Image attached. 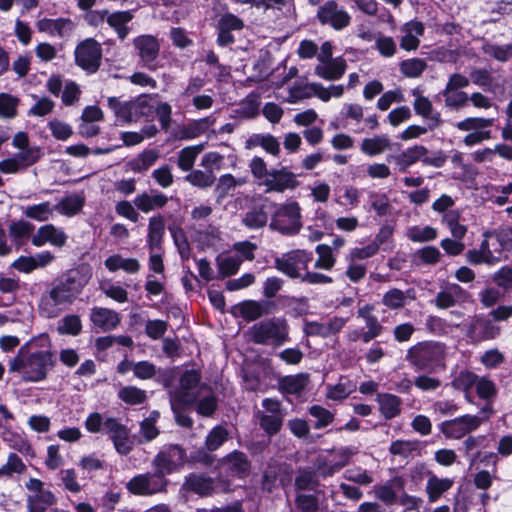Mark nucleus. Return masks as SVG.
<instances>
[{
    "label": "nucleus",
    "mask_w": 512,
    "mask_h": 512,
    "mask_svg": "<svg viewBox=\"0 0 512 512\" xmlns=\"http://www.w3.org/2000/svg\"><path fill=\"white\" fill-rule=\"evenodd\" d=\"M92 276L88 264H80L55 278L41 294L39 312L45 318H56L76 301Z\"/></svg>",
    "instance_id": "nucleus-1"
},
{
    "label": "nucleus",
    "mask_w": 512,
    "mask_h": 512,
    "mask_svg": "<svg viewBox=\"0 0 512 512\" xmlns=\"http://www.w3.org/2000/svg\"><path fill=\"white\" fill-rule=\"evenodd\" d=\"M32 342H27L9 363V371L20 372L25 382H39L47 377L48 371L56 363L52 352L48 350L31 351Z\"/></svg>",
    "instance_id": "nucleus-2"
},
{
    "label": "nucleus",
    "mask_w": 512,
    "mask_h": 512,
    "mask_svg": "<svg viewBox=\"0 0 512 512\" xmlns=\"http://www.w3.org/2000/svg\"><path fill=\"white\" fill-rule=\"evenodd\" d=\"M252 342L274 348L290 341L288 321L283 317H272L255 323L248 329Z\"/></svg>",
    "instance_id": "nucleus-3"
},
{
    "label": "nucleus",
    "mask_w": 512,
    "mask_h": 512,
    "mask_svg": "<svg viewBox=\"0 0 512 512\" xmlns=\"http://www.w3.org/2000/svg\"><path fill=\"white\" fill-rule=\"evenodd\" d=\"M406 360L418 370L429 372L445 369V345L436 342H420L408 349Z\"/></svg>",
    "instance_id": "nucleus-4"
},
{
    "label": "nucleus",
    "mask_w": 512,
    "mask_h": 512,
    "mask_svg": "<svg viewBox=\"0 0 512 512\" xmlns=\"http://www.w3.org/2000/svg\"><path fill=\"white\" fill-rule=\"evenodd\" d=\"M275 210L271 216L269 227L282 235H296L302 228L301 209L297 202L273 204Z\"/></svg>",
    "instance_id": "nucleus-5"
},
{
    "label": "nucleus",
    "mask_w": 512,
    "mask_h": 512,
    "mask_svg": "<svg viewBox=\"0 0 512 512\" xmlns=\"http://www.w3.org/2000/svg\"><path fill=\"white\" fill-rule=\"evenodd\" d=\"M107 102L116 117L127 123L137 122L153 113V107L144 95L124 102L117 97H109Z\"/></svg>",
    "instance_id": "nucleus-6"
},
{
    "label": "nucleus",
    "mask_w": 512,
    "mask_h": 512,
    "mask_svg": "<svg viewBox=\"0 0 512 512\" xmlns=\"http://www.w3.org/2000/svg\"><path fill=\"white\" fill-rule=\"evenodd\" d=\"M201 375L196 370H186L180 377L179 387L171 390L170 400L177 401L180 405H192L196 402L201 392L208 390V386L200 384Z\"/></svg>",
    "instance_id": "nucleus-7"
},
{
    "label": "nucleus",
    "mask_w": 512,
    "mask_h": 512,
    "mask_svg": "<svg viewBox=\"0 0 512 512\" xmlns=\"http://www.w3.org/2000/svg\"><path fill=\"white\" fill-rule=\"evenodd\" d=\"M312 259V252L295 249L276 257L274 266L278 271L292 279H301Z\"/></svg>",
    "instance_id": "nucleus-8"
},
{
    "label": "nucleus",
    "mask_w": 512,
    "mask_h": 512,
    "mask_svg": "<svg viewBox=\"0 0 512 512\" xmlns=\"http://www.w3.org/2000/svg\"><path fill=\"white\" fill-rule=\"evenodd\" d=\"M169 483L167 477L159 476L153 471L132 477L127 482L126 488L133 495L152 496L166 493Z\"/></svg>",
    "instance_id": "nucleus-9"
},
{
    "label": "nucleus",
    "mask_w": 512,
    "mask_h": 512,
    "mask_svg": "<svg viewBox=\"0 0 512 512\" xmlns=\"http://www.w3.org/2000/svg\"><path fill=\"white\" fill-rule=\"evenodd\" d=\"M316 18L321 25L329 26L336 31L347 28L351 23V16L346 9L335 0H328L318 7Z\"/></svg>",
    "instance_id": "nucleus-10"
},
{
    "label": "nucleus",
    "mask_w": 512,
    "mask_h": 512,
    "mask_svg": "<svg viewBox=\"0 0 512 512\" xmlns=\"http://www.w3.org/2000/svg\"><path fill=\"white\" fill-rule=\"evenodd\" d=\"M102 60V47L93 38L80 42L75 49L76 64L88 73H95Z\"/></svg>",
    "instance_id": "nucleus-11"
},
{
    "label": "nucleus",
    "mask_w": 512,
    "mask_h": 512,
    "mask_svg": "<svg viewBox=\"0 0 512 512\" xmlns=\"http://www.w3.org/2000/svg\"><path fill=\"white\" fill-rule=\"evenodd\" d=\"M133 44L141 66L150 71H156L160 67L158 64L160 51L158 40L151 35H140L133 40Z\"/></svg>",
    "instance_id": "nucleus-12"
},
{
    "label": "nucleus",
    "mask_w": 512,
    "mask_h": 512,
    "mask_svg": "<svg viewBox=\"0 0 512 512\" xmlns=\"http://www.w3.org/2000/svg\"><path fill=\"white\" fill-rule=\"evenodd\" d=\"M43 155L38 146L23 149L12 157L0 161V172L15 174L35 164Z\"/></svg>",
    "instance_id": "nucleus-13"
},
{
    "label": "nucleus",
    "mask_w": 512,
    "mask_h": 512,
    "mask_svg": "<svg viewBox=\"0 0 512 512\" xmlns=\"http://www.w3.org/2000/svg\"><path fill=\"white\" fill-rule=\"evenodd\" d=\"M182 488L201 497H209L221 490H227L228 484L201 474L191 473L185 478Z\"/></svg>",
    "instance_id": "nucleus-14"
},
{
    "label": "nucleus",
    "mask_w": 512,
    "mask_h": 512,
    "mask_svg": "<svg viewBox=\"0 0 512 512\" xmlns=\"http://www.w3.org/2000/svg\"><path fill=\"white\" fill-rule=\"evenodd\" d=\"M262 184L266 186V192L282 193L285 190L295 189L299 182L293 172L287 167H281L280 169H271L269 176L262 181Z\"/></svg>",
    "instance_id": "nucleus-15"
},
{
    "label": "nucleus",
    "mask_w": 512,
    "mask_h": 512,
    "mask_svg": "<svg viewBox=\"0 0 512 512\" xmlns=\"http://www.w3.org/2000/svg\"><path fill=\"white\" fill-rule=\"evenodd\" d=\"M244 28V21L232 13L223 14L217 21L216 42L221 47H226L235 42L233 31H241Z\"/></svg>",
    "instance_id": "nucleus-16"
},
{
    "label": "nucleus",
    "mask_w": 512,
    "mask_h": 512,
    "mask_svg": "<svg viewBox=\"0 0 512 512\" xmlns=\"http://www.w3.org/2000/svg\"><path fill=\"white\" fill-rule=\"evenodd\" d=\"M501 328L493 321L483 318L472 320L466 329V335L473 342L495 339L499 336Z\"/></svg>",
    "instance_id": "nucleus-17"
},
{
    "label": "nucleus",
    "mask_w": 512,
    "mask_h": 512,
    "mask_svg": "<svg viewBox=\"0 0 512 512\" xmlns=\"http://www.w3.org/2000/svg\"><path fill=\"white\" fill-rule=\"evenodd\" d=\"M222 464L227 467L230 475L239 479L247 477L251 471V462L248 456L238 450H234L222 459Z\"/></svg>",
    "instance_id": "nucleus-18"
},
{
    "label": "nucleus",
    "mask_w": 512,
    "mask_h": 512,
    "mask_svg": "<svg viewBox=\"0 0 512 512\" xmlns=\"http://www.w3.org/2000/svg\"><path fill=\"white\" fill-rule=\"evenodd\" d=\"M90 321L93 326L102 332L114 330L120 323V315L111 309L93 307L90 311Z\"/></svg>",
    "instance_id": "nucleus-19"
},
{
    "label": "nucleus",
    "mask_w": 512,
    "mask_h": 512,
    "mask_svg": "<svg viewBox=\"0 0 512 512\" xmlns=\"http://www.w3.org/2000/svg\"><path fill=\"white\" fill-rule=\"evenodd\" d=\"M274 308L275 304L271 301L246 300L237 305L240 316L246 321H254L271 314Z\"/></svg>",
    "instance_id": "nucleus-20"
},
{
    "label": "nucleus",
    "mask_w": 512,
    "mask_h": 512,
    "mask_svg": "<svg viewBox=\"0 0 512 512\" xmlns=\"http://www.w3.org/2000/svg\"><path fill=\"white\" fill-rule=\"evenodd\" d=\"M347 69V62L342 57L323 61L317 64L314 68V73L327 81H335L342 78Z\"/></svg>",
    "instance_id": "nucleus-21"
},
{
    "label": "nucleus",
    "mask_w": 512,
    "mask_h": 512,
    "mask_svg": "<svg viewBox=\"0 0 512 512\" xmlns=\"http://www.w3.org/2000/svg\"><path fill=\"white\" fill-rule=\"evenodd\" d=\"M168 197L155 189L143 192L134 198V206L143 213H149L155 209H161L168 203Z\"/></svg>",
    "instance_id": "nucleus-22"
},
{
    "label": "nucleus",
    "mask_w": 512,
    "mask_h": 512,
    "mask_svg": "<svg viewBox=\"0 0 512 512\" xmlns=\"http://www.w3.org/2000/svg\"><path fill=\"white\" fill-rule=\"evenodd\" d=\"M66 240V234L52 224L41 226L31 239L32 244L37 247L45 244L46 242H50L57 247H62L65 245Z\"/></svg>",
    "instance_id": "nucleus-23"
},
{
    "label": "nucleus",
    "mask_w": 512,
    "mask_h": 512,
    "mask_svg": "<svg viewBox=\"0 0 512 512\" xmlns=\"http://www.w3.org/2000/svg\"><path fill=\"white\" fill-rule=\"evenodd\" d=\"M427 149L422 145H415L406 149L400 154L389 155L387 160L394 161L400 172H407L409 167L419 161L425 154Z\"/></svg>",
    "instance_id": "nucleus-24"
},
{
    "label": "nucleus",
    "mask_w": 512,
    "mask_h": 512,
    "mask_svg": "<svg viewBox=\"0 0 512 512\" xmlns=\"http://www.w3.org/2000/svg\"><path fill=\"white\" fill-rule=\"evenodd\" d=\"M38 30L49 33L53 36L68 37L75 28V24L71 19H41L37 23Z\"/></svg>",
    "instance_id": "nucleus-25"
},
{
    "label": "nucleus",
    "mask_w": 512,
    "mask_h": 512,
    "mask_svg": "<svg viewBox=\"0 0 512 512\" xmlns=\"http://www.w3.org/2000/svg\"><path fill=\"white\" fill-rule=\"evenodd\" d=\"M402 37L400 46L402 49L410 51L418 48L420 44L419 36L424 33V26L419 21H410L401 27Z\"/></svg>",
    "instance_id": "nucleus-26"
},
{
    "label": "nucleus",
    "mask_w": 512,
    "mask_h": 512,
    "mask_svg": "<svg viewBox=\"0 0 512 512\" xmlns=\"http://www.w3.org/2000/svg\"><path fill=\"white\" fill-rule=\"evenodd\" d=\"M165 233V220L160 214L149 219L147 243L150 252L161 250Z\"/></svg>",
    "instance_id": "nucleus-27"
},
{
    "label": "nucleus",
    "mask_w": 512,
    "mask_h": 512,
    "mask_svg": "<svg viewBox=\"0 0 512 512\" xmlns=\"http://www.w3.org/2000/svg\"><path fill=\"white\" fill-rule=\"evenodd\" d=\"M269 220V213L266 205H253L251 206L242 217V224L250 229L256 230L264 228Z\"/></svg>",
    "instance_id": "nucleus-28"
},
{
    "label": "nucleus",
    "mask_w": 512,
    "mask_h": 512,
    "mask_svg": "<svg viewBox=\"0 0 512 512\" xmlns=\"http://www.w3.org/2000/svg\"><path fill=\"white\" fill-rule=\"evenodd\" d=\"M132 11H116L107 15L106 22L116 32L120 40L126 39L130 33V28L127 24L133 19Z\"/></svg>",
    "instance_id": "nucleus-29"
},
{
    "label": "nucleus",
    "mask_w": 512,
    "mask_h": 512,
    "mask_svg": "<svg viewBox=\"0 0 512 512\" xmlns=\"http://www.w3.org/2000/svg\"><path fill=\"white\" fill-rule=\"evenodd\" d=\"M482 423L479 416L465 415L450 420V437L461 438L467 433L477 429Z\"/></svg>",
    "instance_id": "nucleus-30"
},
{
    "label": "nucleus",
    "mask_w": 512,
    "mask_h": 512,
    "mask_svg": "<svg viewBox=\"0 0 512 512\" xmlns=\"http://www.w3.org/2000/svg\"><path fill=\"white\" fill-rule=\"evenodd\" d=\"M450 232L456 239L450 240V255H459L463 252L465 245L458 241L463 238L467 232V227L459 223V213L457 211H450Z\"/></svg>",
    "instance_id": "nucleus-31"
},
{
    "label": "nucleus",
    "mask_w": 512,
    "mask_h": 512,
    "mask_svg": "<svg viewBox=\"0 0 512 512\" xmlns=\"http://www.w3.org/2000/svg\"><path fill=\"white\" fill-rule=\"evenodd\" d=\"M105 267L110 272H115L117 270H123L126 273L135 274L140 270V263L136 258H124L120 254H114L109 256L104 261Z\"/></svg>",
    "instance_id": "nucleus-32"
},
{
    "label": "nucleus",
    "mask_w": 512,
    "mask_h": 512,
    "mask_svg": "<svg viewBox=\"0 0 512 512\" xmlns=\"http://www.w3.org/2000/svg\"><path fill=\"white\" fill-rule=\"evenodd\" d=\"M26 502L27 512H45L56 503V497L50 490H46L28 495Z\"/></svg>",
    "instance_id": "nucleus-33"
},
{
    "label": "nucleus",
    "mask_w": 512,
    "mask_h": 512,
    "mask_svg": "<svg viewBox=\"0 0 512 512\" xmlns=\"http://www.w3.org/2000/svg\"><path fill=\"white\" fill-rule=\"evenodd\" d=\"M160 155L157 150L149 149L144 150L140 154H138L135 158L131 159L127 165L131 171L134 173H143L149 170L157 160Z\"/></svg>",
    "instance_id": "nucleus-34"
},
{
    "label": "nucleus",
    "mask_w": 512,
    "mask_h": 512,
    "mask_svg": "<svg viewBox=\"0 0 512 512\" xmlns=\"http://www.w3.org/2000/svg\"><path fill=\"white\" fill-rule=\"evenodd\" d=\"M413 290L402 291L397 288L388 290L382 297V304L389 309L398 310L403 308L408 300H413L414 296L411 295Z\"/></svg>",
    "instance_id": "nucleus-35"
},
{
    "label": "nucleus",
    "mask_w": 512,
    "mask_h": 512,
    "mask_svg": "<svg viewBox=\"0 0 512 512\" xmlns=\"http://www.w3.org/2000/svg\"><path fill=\"white\" fill-rule=\"evenodd\" d=\"M377 402L380 412L386 419H392L400 414L402 401L398 396L389 393L379 394Z\"/></svg>",
    "instance_id": "nucleus-36"
},
{
    "label": "nucleus",
    "mask_w": 512,
    "mask_h": 512,
    "mask_svg": "<svg viewBox=\"0 0 512 512\" xmlns=\"http://www.w3.org/2000/svg\"><path fill=\"white\" fill-rule=\"evenodd\" d=\"M192 405L195 406L197 413L204 417H211L218 407V401L214 393L208 387V390L201 392L198 395L196 402Z\"/></svg>",
    "instance_id": "nucleus-37"
},
{
    "label": "nucleus",
    "mask_w": 512,
    "mask_h": 512,
    "mask_svg": "<svg viewBox=\"0 0 512 512\" xmlns=\"http://www.w3.org/2000/svg\"><path fill=\"white\" fill-rule=\"evenodd\" d=\"M255 416L261 429L270 437L276 435L282 428L284 414L269 415L266 412L257 411Z\"/></svg>",
    "instance_id": "nucleus-38"
},
{
    "label": "nucleus",
    "mask_w": 512,
    "mask_h": 512,
    "mask_svg": "<svg viewBox=\"0 0 512 512\" xmlns=\"http://www.w3.org/2000/svg\"><path fill=\"white\" fill-rule=\"evenodd\" d=\"M85 203L84 196L80 194H70L61 199V201L55 205L56 211L65 216H73L79 213Z\"/></svg>",
    "instance_id": "nucleus-39"
},
{
    "label": "nucleus",
    "mask_w": 512,
    "mask_h": 512,
    "mask_svg": "<svg viewBox=\"0 0 512 512\" xmlns=\"http://www.w3.org/2000/svg\"><path fill=\"white\" fill-rule=\"evenodd\" d=\"M308 380V375L303 373L284 376L279 380V388L287 394H299L307 386Z\"/></svg>",
    "instance_id": "nucleus-40"
},
{
    "label": "nucleus",
    "mask_w": 512,
    "mask_h": 512,
    "mask_svg": "<svg viewBox=\"0 0 512 512\" xmlns=\"http://www.w3.org/2000/svg\"><path fill=\"white\" fill-rule=\"evenodd\" d=\"M204 145L187 146L178 153L177 165L182 171H192L198 155L203 151Z\"/></svg>",
    "instance_id": "nucleus-41"
},
{
    "label": "nucleus",
    "mask_w": 512,
    "mask_h": 512,
    "mask_svg": "<svg viewBox=\"0 0 512 512\" xmlns=\"http://www.w3.org/2000/svg\"><path fill=\"white\" fill-rule=\"evenodd\" d=\"M390 147V139L386 135H376L366 138L361 143V151L369 156L383 153Z\"/></svg>",
    "instance_id": "nucleus-42"
},
{
    "label": "nucleus",
    "mask_w": 512,
    "mask_h": 512,
    "mask_svg": "<svg viewBox=\"0 0 512 512\" xmlns=\"http://www.w3.org/2000/svg\"><path fill=\"white\" fill-rule=\"evenodd\" d=\"M486 238H494L497 241L498 247L495 248L497 254L502 253L504 250H512V228L504 227L494 231H486L483 234Z\"/></svg>",
    "instance_id": "nucleus-43"
},
{
    "label": "nucleus",
    "mask_w": 512,
    "mask_h": 512,
    "mask_svg": "<svg viewBox=\"0 0 512 512\" xmlns=\"http://www.w3.org/2000/svg\"><path fill=\"white\" fill-rule=\"evenodd\" d=\"M169 232L173 238V242L177 247L178 253L182 260H188L190 258L191 248L183 228L177 225H170L168 227Z\"/></svg>",
    "instance_id": "nucleus-44"
},
{
    "label": "nucleus",
    "mask_w": 512,
    "mask_h": 512,
    "mask_svg": "<svg viewBox=\"0 0 512 512\" xmlns=\"http://www.w3.org/2000/svg\"><path fill=\"white\" fill-rule=\"evenodd\" d=\"M55 210V206L51 205L50 202H43L27 206L23 213L29 219L44 222L53 216Z\"/></svg>",
    "instance_id": "nucleus-45"
},
{
    "label": "nucleus",
    "mask_w": 512,
    "mask_h": 512,
    "mask_svg": "<svg viewBox=\"0 0 512 512\" xmlns=\"http://www.w3.org/2000/svg\"><path fill=\"white\" fill-rule=\"evenodd\" d=\"M184 179L197 188L206 189L214 184L216 177L212 170L197 169L190 171Z\"/></svg>",
    "instance_id": "nucleus-46"
},
{
    "label": "nucleus",
    "mask_w": 512,
    "mask_h": 512,
    "mask_svg": "<svg viewBox=\"0 0 512 512\" xmlns=\"http://www.w3.org/2000/svg\"><path fill=\"white\" fill-rule=\"evenodd\" d=\"M229 433L227 429L221 425L214 427L207 435L205 447L208 451H216L227 441Z\"/></svg>",
    "instance_id": "nucleus-47"
},
{
    "label": "nucleus",
    "mask_w": 512,
    "mask_h": 512,
    "mask_svg": "<svg viewBox=\"0 0 512 512\" xmlns=\"http://www.w3.org/2000/svg\"><path fill=\"white\" fill-rule=\"evenodd\" d=\"M309 414L316 419L314 423L315 429H322L330 425L334 421V413L330 410L320 406V405H312L308 409Z\"/></svg>",
    "instance_id": "nucleus-48"
},
{
    "label": "nucleus",
    "mask_w": 512,
    "mask_h": 512,
    "mask_svg": "<svg viewBox=\"0 0 512 512\" xmlns=\"http://www.w3.org/2000/svg\"><path fill=\"white\" fill-rule=\"evenodd\" d=\"M26 465L16 453H10L7 462L0 467V478L11 477L14 473L23 474Z\"/></svg>",
    "instance_id": "nucleus-49"
},
{
    "label": "nucleus",
    "mask_w": 512,
    "mask_h": 512,
    "mask_svg": "<svg viewBox=\"0 0 512 512\" xmlns=\"http://www.w3.org/2000/svg\"><path fill=\"white\" fill-rule=\"evenodd\" d=\"M118 397L127 404L138 405L146 400V392L136 386H125L119 390Z\"/></svg>",
    "instance_id": "nucleus-50"
},
{
    "label": "nucleus",
    "mask_w": 512,
    "mask_h": 512,
    "mask_svg": "<svg viewBox=\"0 0 512 512\" xmlns=\"http://www.w3.org/2000/svg\"><path fill=\"white\" fill-rule=\"evenodd\" d=\"M294 485L298 490H314L318 486L316 472L305 469L299 470Z\"/></svg>",
    "instance_id": "nucleus-51"
},
{
    "label": "nucleus",
    "mask_w": 512,
    "mask_h": 512,
    "mask_svg": "<svg viewBox=\"0 0 512 512\" xmlns=\"http://www.w3.org/2000/svg\"><path fill=\"white\" fill-rule=\"evenodd\" d=\"M152 466L154 467V472L162 477H167V475L174 472L178 467L173 460L168 458L166 454L161 451L154 457Z\"/></svg>",
    "instance_id": "nucleus-52"
},
{
    "label": "nucleus",
    "mask_w": 512,
    "mask_h": 512,
    "mask_svg": "<svg viewBox=\"0 0 512 512\" xmlns=\"http://www.w3.org/2000/svg\"><path fill=\"white\" fill-rule=\"evenodd\" d=\"M316 253L318 254V259L314 264L315 268L324 270L332 269L336 261L332 254V248L325 244H319L316 247Z\"/></svg>",
    "instance_id": "nucleus-53"
},
{
    "label": "nucleus",
    "mask_w": 512,
    "mask_h": 512,
    "mask_svg": "<svg viewBox=\"0 0 512 512\" xmlns=\"http://www.w3.org/2000/svg\"><path fill=\"white\" fill-rule=\"evenodd\" d=\"M58 332L62 335H78L82 330V323L80 317L75 314L65 316L59 323Z\"/></svg>",
    "instance_id": "nucleus-54"
},
{
    "label": "nucleus",
    "mask_w": 512,
    "mask_h": 512,
    "mask_svg": "<svg viewBox=\"0 0 512 512\" xmlns=\"http://www.w3.org/2000/svg\"><path fill=\"white\" fill-rule=\"evenodd\" d=\"M19 100L7 93H0V117L13 118L17 114Z\"/></svg>",
    "instance_id": "nucleus-55"
},
{
    "label": "nucleus",
    "mask_w": 512,
    "mask_h": 512,
    "mask_svg": "<svg viewBox=\"0 0 512 512\" xmlns=\"http://www.w3.org/2000/svg\"><path fill=\"white\" fill-rule=\"evenodd\" d=\"M483 51L500 62H506L512 58V43L503 46L486 44L483 46Z\"/></svg>",
    "instance_id": "nucleus-56"
},
{
    "label": "nucleus",
    "mask_w": 512,
    "mask_h": 512,
    "mask_svg": "<svg viewBox=\"0 0 512 512\" xmlns=\"http://www.w3.org/2000/svg\"><path fill=\"white\" fill-rule=\"evenodd\" d=\"M448 489V480L439 479L431 475L426 485V491L430 501H436L440 495Z\"/></svg>",
    "instance_id": "nucleus-57"
},
{
    "label": "nucleus",
    "mask_w": 512,
    "mask_h": 512,
    "mask_svg": "<svg viewBox=\"0 0 512 512\" xmlns=\"http://www.w3.org/2000/svg\"><path fill=\"white\" fill-rule=\"evenodd\" d=\"M235 188V177L232 174L221 175L214 189L217 200L226 198Z\"/></svg>",
    "instance_id": "nucleus-58"
},
{
    "label": "nucleus",
    "mask_w": 512,
    "mask_h": 512,
    "mask_svg": "<svg viewBox=\"0 0 512 512\" xmlns=\"http://www.w3.org/2000/svg\"><path fill=\"white\" fill-rule=\"evenodd\" d=\"M425 69L426 62L418 58L404 60L400 64L401 72L407 77H418Z\"/></svg>",
    "instance_id": "nucleus-59"
},
{
    "label": "nucleus",
    "mask_w": 512,
    "mask_h": 512,
    "mask_svg": "<svg viewBox=\"0 0 512 512\" xmlns=\"http://www.w3.org/2000/svg\"><path fill=\"white\" fill-rule=\"evenodd\" d=\"M470 76L474 84L483 87L487 91L495 92L496 88L500 87V85L496 84L491 88L493 77L486 69H474Z\"/></svg>",
    "instance_id": "nucleus-60"
},
{
    "label": "nucleus",
    "mask_w": 512,
    "mask_h": 512,
    "mask_svg": "<svg viewBox=\"0 0 512 512\" xmlns=\"http://www.w3.org/2000/svg\"><path fill=\"white\" fill-rule=\"evenodd\" d=\"M436 230L432 227L414 226L408 230L407 236L413 242H426L436 238Z\"/></svg>",
    "instance_id": "nucleus-61"
},
{
    "label": "nucleus",
    "mask_w": 512,
    "mask_h": 512,
    "mask_svg": "<svg viewBox=\"0 0 512 512\" xmlns=\"http://www.w3.org/2000/svg\"><path fill=\"white\" fill-rule=\"evenodd\" d=\"M476 382V375L470 372H461L452 381V386L455 390L462 391L465 397L468 398L469 390Z\"/></svg>",
    "instance_id": "nucleus-62"
},
{
    "label": "nucleus",
    "mask_w": 512,
    "mask_h": 512,
    "mask_svg": "<svg viewBox=\"0 0 512 512\" xmlns=\"http://www.w3.org/2000/svg\"><path fill=\"white\" fill-rule=\"evenodd\" d=\"M418 442L410 440H396L391 443L389 452L393 455L408 457L413 451L417 450Z\"/></svg>",
    "instance_id": "nucleus-63"
},
{
    "label": "nucleus",
    "mask_w": 512,
    "mask_h": 512,
    "mask_svg": "<svg viewBox=\"0 0 512 512\" xmlns=\"http://www.w3.org/2000/svg\"><path fill=\"white\" fill-rule=\"evenodd\" d=\"M343 476L346 480L358 485L367 486L373 482V477L360 467L346 470Z\"/></svg>",
    "instance_id": "nucleus-64"
}]
</instances>
